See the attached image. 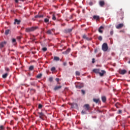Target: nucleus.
<instances>
[{"mask_svg": "<svg viewBox=\"0 0 130 130\" xmlns=\"http://www.w3.org/2000/svg\"><path fill=\"white\" fill-rule=\"evenodd\" d=\"M92 72L93 73H95V74H99L101 77H103V76H104V74L106 73V72H105V71L104 70H102V73H101L100 72V69H93Z\"/></svg>", "mask_w": 130, "mask_h": 130, "instance_id": "f257e3e1", "label": "nucleus"}, {"mask_svg": "<svg viewBox=\"0 0 130 130\" xmlns=\"http://www.w3.org/2000/svg\"><path fill=\"white\" fill-rule=\"evenodd\" d=\"M38 26H32L30 28H26L25 29V32L29 33L30 32H33V31H35V30H37Z\"/></svg>", "mask_w": 130, "mask_h": 130, "instance_id": "f03ea898", "label": "nucleus"}, {"mask_svg": "<svg viewBox=\"0 0 130 130\" xmlns=\"http://www.w3.org/2000/svg\"><path fill=\"white\" fill-rule=\"evenodd\" d=\"M102 48L103 51H107V50H108V45H107V43H104L102 45Z\"/></svg>", "mask_w": 130, "mask_h": 130, "instance_id": "7ed1b4c3", "label": "nucleus"}, {"mask_svg": "<svg viewBox=\"0 0 130 130\" xmlns=\"http://www.w3.org/2000/svg\"><path fill=\"white\" fill-rule=\"evenodd\" d=\"M54 33V29H49L47 31V34H48L49 35H51Z\"/></svg>", "mask_w": 130, "mask_h": 130, "instance_id": "20e7f679", "label": "nucleus"}, {"mask_svg": "<svg viewBox=\"0 0 130 130\" xmlns=\"http://www.w3.org/2000/svg\"><path fill=\"white\" fill-rule=\"evenodd\" d=\"M7 44V41H5L0 43V48H3V47Z\"/></svg>", "mask_w": 130, "mask_h": 130, "instance_id": "39448f33", "label": "nucleus"}, {"mask_svg": "<svg viewBox=\"0 0 130 130\" xmlns=\"http://www.w3.org/2000/svg\"><path fill=\"white\" fill-rule=\"evenodd\" d=\"M99 5L100 7H104V6H105V2H104V1H100L99 2Z\"/></svg>", "mask_w": 130, "mask_h": 130, "instance_id": "423d86ee", "label": "nucleus"}, {"mask_svg": "<svg viewBox=\"0 0 130 130\" xmlns=\"http://www.w3.org/2000/svg\"><path fill=\"white\" fill-rule=\"evenodd\" d=\"M84 107L85 110H90V105L89 104L84 105Z\"/></svg>", "mask_w": 130, "mask_h": 130, "instance_id": "0eeeda50", "label": "nucleus"}, {"mask_svg": "<svg viewBox=\"0 0 130 130\" xmlns=\"http://www.w3.org/2000/svg\"><path fill=\"white\" fill-rule=\"evenodd\" d=\"M117 13L118 14V15H120L122 17H123V11H122V9H120L118 11Z\"/></svg>", "mask_w": 130, "mask_h": 130, "instance_id": "6e6552de", "label": "nucleus"}, {"mask_svg": "<svg viewBox=\"0 0 130 130\" xmlns=\"http://www.w3.org/2000/svg\"><path fill=\"white\" fill-rule=\"evenodd\" d=\"M38 114L39 115L40 118H41V119H43V116H44V114L42 113V112H38Z\"/></svg>", "mask_w": 130, "mask_h": 130, "instance_id": "1a4fd4ad", "label": "nucleus"}, {"mask_svg": "<svg viewBox=\"0 0 130 130\" xmlns=\"http://www.w3.org/2000/svg\"><path fill=\"white\" fill-rule=\"evenodd\" d=\"M122 27H123V23H120L118 25L116 26V29H120L121 28H122Z\"/></svg>", "mask_w": 130, "mask_h": 130, "instance_id": "9d476101", "label": "nucleus"}, {"mask_svg": "<svg viewBox=\"0 0 130 130\" xmlns=\"http://www.w3.org/2000/svg\"><path fill=\"white\" fill-rule=\"evenodd\" d=\"M73 31V28H68L64 30L65 33H71Z\"/></svg>", "mask_w": 130, "mask_h": 130, "instance_id": "9b49d317", "label": "nucleus"}, {"mask_svg": "<svg viewBox=\"0 0 130 130\" xmlns=\"http://www.w3.org/2000/svg\"><path fill=\"white\" fill-rule=\"evenodd\" d=\"M93 19H94V20H96V21H98V20H100V16L98 15H94L93 16Z\"/></svg>", "mask_w": 130, "mask_h": 130, "instance_id": "f8f14e48", "label": "nucleus"}, {"mask_svg": "<svg viewBox=\"0 0 130 130\" xmlns=\"http://www.w3.org/2000/svg\"><path fill=\"white\" fill-rule=\"evenodd\" d=\"M119 74H120V75H124L125 74H126V70H120L119 71Z\"/></svg>", "mask_w": 130, "mask_h": 130, "instance_id": "ddd939ff", "label": "nucleus"}, {"mask_svg": "<svg viewBox=\"0 0 130 130\" xmlns=\"http://www.w3.org/2000/svg\"><path fill=\"white\" fill-rule=\"evenodd\" d=\"M36 92V90H35V89L31 88L30 89V94H31V95H33V94H34V93H35Z\"/></svg>", "mask_w": 130, "mask_h": 130, "instance_id": "4468645a", "label": "nucleus"}, {"mask_svg": "<svg viewBox=\"0 0 130 130\" xmlns=\"http://www.w3.org/2000/svg\"><path fill=\"white\" fill-rule=\"evenodd\" d=\"M82 38H83V39H86V40H91V39L87 37V36H86V35H83L82 36Z\"/></svg>", "mask_w": 130, "mask_h": 130, "instance_id": "2eb2a0df", "label": "nucleus"}, {"mask_svg": "<svg viewBox=\"0 0 130 130\" xmlns=\"http://www.w3.org/2000/svg\"><path fill=\"white\" fill-rule=\"evenodd\" d=\"M20 23H21L20 20H19L18 19H15L14 24H17V25H19V24H20Z\"/></svg>", "mask_w": 130, "mask_h": 130, "instance_id": "dca6fc26", "label": "nucleus"}, {"mask_svg": "<svg viewBox=\"0 0 130 130\" xmlns=\"http://www.w3.org/2000/svg\"><path fill=\"white\" fill-rule=\"evenodd\" d=\"M104 27H103V26H101L99 28V32L102 34L103 33V30H102L101 29H104Z\"/></svg>", "mask_w": 130, "mask_h": 130, "instance_id": "f3484780", "label": "nucleus"}, {"mask_svg": "<svg viewBox=\"0 0 130 130\" xmlns=\"http://www.w3.org/2000/svg\"><path fill=\"white\" fill-rule=\"evenodd\" d=\"M76 87L78 89H81V88H83V87H84V85L83 84H81L79 85H76Z\"/></svg>", "mask_w": 130, "mask_h": 130, "instance_id": "a211bd4d", "label": "nucleus"}, {"mask_svg": "<svg viewBox=\"0 0 130 130\" xmlns=\"http://www.w3.org/2000/svg\"><path fill=\"white\" fill-rule=\"evenodd\" d=\"M59 89H61V86H55L54 88V91H57V90H59Z\"/></svg>", "mask_w": 130, "mask_h": 130, "instance_id": "6ab92c4d", "label": "nucleus"}, {"mask_svg": "<svg viewBox=\"0 0 130 130\" xmlns=\"http://www.w3.org/2000/svg\"><path fill=\"white\" fill-rule=\"evenodd\" d=\"M93 101L95 102V103H98V102L100 101V100L99 99H93Z\"/></svg>", "mask_w": 130, "mask_h": 130, "instance_id": "aec40b11", "label": "nucleus"}, {"mask_svg": "<svg viewBox=\"0 0 130 130\" xmlns=\"http://www.w3.org/2000/svg\"><path fill=\"white\" fill-rule=\"evenodd\" d=\"M12 42L13 44V45H16V44H17V42L15 39H12Z\"/></svg>", "mask_w": 130, "mask_h": 130, "instance_id": "412c9836", "label": "nucleus"}, {"mask_svg": "<svg viewBox=\"0 0 130 130\" xmlns=\"http://www.w3.org/2000/svg\"><path fill=\"white\" fill-rule=\"evenodd\" d=\"M54 60H55V61H58V60H59V58L57 56H54Z\"/></svg>", "mask_w": 130, "mask_h": 130, "instance_id": "4be33fe9", "label": "nucleus"}, {"mask_svg": "<svg viewBox=\"0 0 130 130\" xmlns=\"http://www.w3.org/2000/svg\"><path fill=\"white\" fill-rule=\"evenodd\" d=\"M10 32V29H7L5 30V35H8Z\"/></svg>", "mask_w": 130, "mask_h": 130, "instance_id": "5701e85b", "label": "nucleus"}, {"mask_svg": "<svg viewBox=\"0 0 130 130\" xmlns=\"http://www.w3.org/2000/svg\"><path fill=\"white\" fill-rule=\"evenodd\" d=\"M8 73H5V74H3L2 76V78H3V79H6V78L8 77Z\"/></svg>", "mask_w": 130, "mask_h": 130, "instance_id": "b1692460", "label": "nucleus"}, {"mask_svg": "<svg viewBox=\"0 0 130 130\" xmlns=\"http://www.w3.org/2000/svg\"><path fill=\"white\" fill-rule=\"evenodd\" d=\"M71 51V49L68 48L64 52L66 54H68V53H70Z\"/></svg>", "mask_w": 130, "mask_h": 130, "instance_id": "393cba45", "label": "nucleus"}, {"mask_svg": "<svg viewBox=\"0 0 130 130\" xmlns=\"http://www.w3.org/2000/svg\"><path fill=\"white\" fill-rule=\"evenodd\" d=\"M102 100L103 102H106V97L102 96Z\"/></svg>", "mask_w": 130, "mask_h": 130, "instance_id": "a878e982", "label": "nucleus"}, {"mask_svg": "<svg viewBox=\"0 0 130 130\" xmlns=\"http://www.w3.org/2000/svg\"><path fill=\"white\" fill-rule=\"evenodd\" d=\"M41 77H42V74H39L37 76L38 79H41Z\"/></svg>", "mask_w": 130, "mask_h": 130, "instance_id": "bb28decb", "label": "nucleus"}, {"mask_svg": "<svg viewBox=\"0 0 130 130\" xmlns=\"http://www.w3.org/2000/svg\"><path fill=\"white\" fill-rule=\"evenodd\" d=\"M29 70L30 71H33V70H34V66H30L29 68Z\"/></svg>", "mask_w": 130, "mask_h": 130, "instance_id": "cd10ccee", "label": "nucleus"}, {"mask_svg": "<svg viewBox=\"0 0 130 130\" xmlns=\"http://www.w3.org/2000/svg\"><path fill=\"white\" fill-rule=\"evenodd\" d=\"M44 22H45V23H48V22H49V19L45 18Z\"/></svg>", "mask_w": 130, "mask_h": 130, "instance_id": "c85d7f7f", "label": "nucleus"}, {"mask_svg": "<svg viewBox=\"0 0 130 130\" xmlns=\"http://www.w3.org/2000/svg\"><path fill=\"white\" fill-rule=\"evenodd\" d=\"M52 20H53L54 21H55V20H56V17H55V15H54V14L52 15Z\"/></svg>", "mask_w": 130, "mask_h": 130, "instance_id": "c756f323", "label": "nucleus"}, {"mask_svg": "<svg viewBox=\"0 0 130 130\" xmlns=\"http://www.w3.org/2000/svg\"><path fill=\"white\" fill-rule=\"evenodd\" d=\"M117 113H118V114H121V113H122V110H119Z\"/></svg>", "mask_w": 130, "mask_h": 130, "instance_id": "7c9ffc66", "label": "nucleus"}, {"mask_svg": "<svg viewBox=\"0 0 130 130\" xmlns=\"http://www.w3.org/2000/svg\"><path fill=\"white\" fill-rule=\"evenodd\" d=\"M98 39L100 40V41H102V36H100L98 37Z\"/></svg>", "mask_w": 130, "mask_h": 130, "instance_id": "2f4dec72", "label": "nucleus"}, {"mask_svg": "<svg viewBox=\"0 0 130 130\" xmlns=\"http://www.w3.org/2000/svg\"><path fill=\"white\" fill-rule=\"evenodd\" d=\"M118 105H119V103H117L115 105V106H116V108H119V107H118Z\"/></svg>", "mask_w": 130, "mask_h": 130, "instance_id": "473e14b6", "label": "nucleus"}, {"mask_svg": "<svg viewBox=\"0 0 130 130\" xmlns=\"http://www.w3.org/2000/svg\"><path fill=\"white\" fill-rule=\"evenodd\" d=\"M5 129V127H4L3 125L0 126V130H4Z\"/></svg>", "mask_w": 130, "mask_h": 130, "instance_id": "72a5a7b5", "label": "nucleus"}, {"mask_svg": "<svg viewBox=\"0 0 130 130\" xmlns=\"http://www.w3.org/2000/svg\"><path fill=\"white\" fill-rule=\"evenodd\" d=\"M42 50H43V51H46V50H47V48L44 47L42 48Z\"/></svg>", "mask_w": 130, "mask_h": 130, "instance_id": "f704fd0d", "label": "nucleus"}, {"mask_svg": "<svg viewBox=\"0 0 130 130\" xmlns=\"http://www.w3.org/2000/svg\"><path fill=\"white\" fill-rule=\"evenodd\" d=\"M30 85H31V86H35L36 85V83H35V82H31L30 83Z\"/></svg>", "mask_w": 130, "mask_h": 130, "instance_id": "c9c22d12", "label": "nucleus"}, {"mask_svg": "<svg viewBox=\"0 0 130 130\" xmlns=\"http://www.w3.org/2000/svg\"><path fill=\"white\" fill-rule=\"evenodd\" d=\"M76 76H80V72L76 71Z\"/></svg>", "mask_w": 130, "mask_h": 130, "instance_id": "e433bc0d", "label": "nucleus"}, {"mask_svg": "<svg viewBox=\"0 0 130 130\" xmlns=\"http://www.w3.org/2000/svg\"><path fill=\"white\" fill-rule=\"evenodd\" d=\"M51 71L52 72H53L54 71H55V67H52L51 69Z\"/></svg>", "mask_w": 130, "mask_h": 130, "instance_id": "4c0bfd02", "label": "nucleus"}, {"mask_svg": "<svg viewBox=\"0 0 130 130\" xmlns=\"http://www.w3.org/2000/svg\"><path fill=\"white\" fill-rule=\"evenodd\" d=\"M53 80V79L52 78V77H50L49 78V82H52Z\"/></svg>", "mask_w": 130, "mask_h": 130, "instance_id": "58836bf2", "label": "nucleus"}, {"mask_svg": "<svg viewBox=\"0 0 130 130\" xmlns=\"http://www.w3.org/2000/svg\"><path fill=\"white\" fill-rule=\"evenodd\" d=\"M81 93L83 94V95H85V93H86V91L84 90H81Z\"/></svg>", "mask_w": 130, "mask_h": 130, "instance_id": "ea45409f", "label": "nucleus"}, {"mask_svg": "<svg viewBox=\"0 0 130 130\" xmlns=\"http://www.w3.org/2000/svg\"><path fill=\"white\" fill-rule=\"evenodd\" d=\"M92 63H95V58H94L92 59Z\"/></svg>", "mask_w": 130, "mask_h": 130, "instance_id": "a19ab883", "label": "nucleus"}, {"mask_svg": "<svg viewBox=\"0 0 130 130\" xmlns=\"http://www.w3.org/2000/svg\"><path fill=\"white\" fill-rule=\"evenodd\" d=\"M38 107L39 109H41L43 107V106L41 104H39Z\"/></svg>", "mask_w": 130, "mask_h": 130, "instance_id": "79ce46f5", "label": "nucleus"}, {"mask_svg": "<svg viewBox=\"0 0 130 130\" xmlns=\"http://www.w3.org/2000/svg\"><path fill=\"white\" fill-rule=\"evenodd\" d=\"M81 113L82 114H85V113H86V112L84 110H82V112H81Z\"/></svg>", "mask_w": 130, "mask_h": 130, "instance_id": "37998d69", "label": "nucleus"}, {"mask_svg": "<svg viewBox=\"0 0 130 130\" xmlns=\"http://www.w3.org/2000/svg\"><path fill=\"white\" fill-rule=\"evenodd\" d=\"M110 34L111 35H113V29L110 31Z\"/></svg>", "mask_w": 130, "mask_h": 130, "instance_id": "c03bdc74", "label": "nucleus"}, {"mask_svg": "<svg viewBox=\"0 0 130 130\" xmlns=\"http://www.w3.org/2000/svg\"><path fill=\"white\" fill-rule=\"evenodd\" d=\"M5 71H6L7 72H9V71H10V69H9V68H5Z\"/></svg>", "mask_w": 130, "mask_h": 130, "instance_id": "a18cd8bd", "label": "nucleus"}, {"mask_svg": "<svg viewBox=\"0 0 130 130\" xmlns=\"http://www.w3.org/2000/svg\"><path fill=\"white\" fill-rule=\"evenodd\" d=\"M98 51V50L97 49H95V50H94V53H97Z\"/></svg>", "mask_w": 130, "mask_h": 130, "instance_id": "49530a36", "label": "nucleus"}, {"mask_svg": "<svg viewBox=\"0 0 130 130\" xmlns=\"http://www.w3.org/2000/svg\"><path fill=\"white\" fill-rule=\"evenodd\" d=\"M63 66H64V67H66V66H67V62H64L63 63Z\"/></svg>", "mask_w": 130, "mask_h": 130, "instance_id": "de8ad7c7", "label": "nucleus"}, {"mask_svg": "<svg viewBox=\"0 0 130 130\" xmlns=\"http://www.w3.org/2000/svg\"><path fill=\"white\" fill-rule=\"evenodd\" d=\"M55 81H56V82H59V78H56Z\"/></svg>", "mask_w": 130, "mask_h": 130, "instance_id": "09e8293b", "label": "nucleus"}, {"mask_svg": "<svg viewBox=\"0 0 130 130\" xmlns=\"http://www.w3.org/2000/svg\"><path fill=\"white\" fill-rule=\"evenodd\" d=\"M14 1H15V3H16V4H18V3H19V0H14Z\"/></svg>", "mask_w": 130, "mask_h": 130, "instance_id": "8fccbe9b", "label": "nucleus"}, {"mask_svg": "<svg viewBox=\"0 0 130 130\" xmlns=\"http://www.w3.org/2000/svg\"><path fill=\"white\" fill-rule=\"evenodd\" d=\"M18 40H21V37H17Z\"/></svg>", "mask_w": 130, "mask_h": 130, "instance_id": "3c124183", "label": "nucleus"}, {"mask_svg": "<svg viewBox=\"0 0 130 130\" xmlns=\"http://www.w3.org/2000/svg\"><path fill=\"white\" fill-rule=\"evenodd\" d=\"M39 18H43V15H39Z\"/></svg>", "mask_w": 130, "mask_h": 130, "instance_id": "603ef678", "label": "nucleus"}, {"mask_svg": "<svg viewBox=\"0 0 130 130\" xmlns=\"http://www.w3.org/2000/svg\"><path fill=\"white\" fill-rule=\"evenodd\" d=\"M89 5H90V6H92V5H93V3L90 2V3H89Z\"/></svg>", "mask_w": 130, "mask_h": 130, "instance_id": "864d4df0", "label": "nucleus"}, {"mask_svg": "<svg viewBox=\"0 0 130 130\" xmlns=\"http://www.w3.org/2000/svg\"><path fill=\"white\" fill-rule=\"evenodd\" d=\"M35 18H39V15H36L35 16Z\"/></svg>", "mask_w": 130, "mask_h": 130, "instance_id": "5fc2aeb1", "label": "nucleus"}, {"mask_svg": "<svg viewBox=\"0 0 130 130\" xmlns=\"http://www.w3.org/2000/svg\"><path fill=\"white\" fill-rule=\"evenodd\" d=\"M74 105H75V103L71 104L72 107H73Z\"/></svg>", "mask_w": 130, "mask_h": 130, "instance_id": "6e6d98bb", "label": "nucleus"}, {"mask_svg": "<svg viewBox=\"0 0 130 130\" xmlns=\"http://www.w3.org/2000/svg\"><path fill=\"white\" fill-rule=\"evenodd\" d=\"M70 66H73V62H69Z\"/></svg>", "mask_w": 130, "mask_h": 130, "instance_id": "4d7b16f0", "label": "nucleus"}, {"mask_svg": "<svg viewBox=\"0 0 130 130\" xmlns=\"http://www.w3.org/2000/svg\"><path fill=\"white\" fill-rule=\"evenodd\" d=\"M61 26H66V23H63L61 24Z\"/></svg>", "mask_w": 130, "mask_h": 130, "instance_id": "13d9d810", "label": "nucleus"}, {"mask_svg": "<svg viewBox=\"0 0 130 130\" xmlns=\"http://www.w3.org/2000/svg\"><path fill=\"white\" fill-rule=\"evenodd\" d=\"M70 19H73V16H72V15H71V16H70Z\"/></svg>", "mask_w": 130, "mask_h": 130, "instance_id": "bf43d9fd", "label": "nucleus"}, {"mask_svg": "<svg viewBox=\"0 0 130 130\" xmlns=\"http://www.w3.org/2000/svg\"><path fill=\"white\" fill-rule=\"evenodd\" d=\"M21 2H25V0H21Z\"/></svg>", "mask_w": 130, "mask_h": 130, "instance_id": "052dcab7", "label": "nucleus"}, {"mask_svg": "<svg viewBox=\"0 0 130 130\" xmlns=\"http://www.w3.org/2000/svg\"><path fill=\"white\" fill-rule=\"evenodd\" d=\"M121 19V20H122V19H123V17H122Z\"/></svg>", "mask_w": 130, "mask_h": 130, "instance_id": "680f3d73", "label": "nucleus"}, {"mask_svg": "<svg viewBox=\"0 0 130 130\" xmlns=\"http://www.w3.org/2000/svg\"><path fill=\"white\" fill-rule=\"evenodd\" d=\"M48 18H50V17H48Z\"/></svg>", "mask_w": 130, "mask_h": 130, "instance_id": "e2e57ef3", "label": "nucleus"}, {"mask_svg": "<svg viewBox=\"0 0 130 130\" xmlns=\"http://www.w3.org/2000/svg\"><path fill=\"white\" fill-rule=\"evenodd\" d=\"M0 116H1V114H0Z\"/></svg>", "mask_w": 130, "mask_h": 130, "instance_id": "0e129e2a", "label": "nucleus"}]
</instances>
